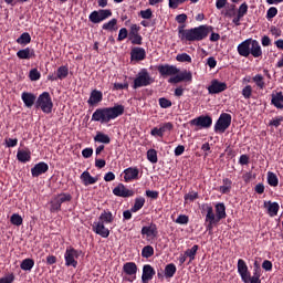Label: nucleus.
<instances>
[{"label": "nucleus", "instance_id": "nucleus-28", "mask_svg": "<svg viewBox=\"0 0 283 283\" xmlns=\"http://www.w3.org/2000/svg\"><path fill=\"white\" fill-rule=\"evenodd\" d=\"M81 180L83 181L84 186H90V185H94L97 182L98 178L97 177H92L91 174L88 171H84L81 175Z\"/></svg>", "mask_w": 283, "mask_h": 283}, {"label": "nucleus", "instance_id": "nucleus-55", "mask_svg": "<svg viewBox=\"0 0 283 283\" xmlns=\"http://www.w3.org/2000/svg\"><path fill=\"white\" fill-rule=\"evenodd\" d=\"M14 281V274L10 273L3 277L0 279V283H13Z\"/></svg>", "mask_w": 283, "mask_h": 283}, {"label": "nucleus", "instance_id": "nucleus-56", "mask_svg": "<svg viewBox=\"0 0 283 283\" xmlns=\"http://www.w3.org/2000/svg\"><path fill=\"white\" fill-rule=\"evenodd\" d=\"M129 84L127 82L125 83H115L114 84V91H123V90H128Z\"/></svg>", "mask_w": 283, "mask_h": 283}, {"label": "nucleus", "instance_id": "nucleus-19", "mask_svg": "<svg viewBox=\"0 0 283 283\" xmlns=\"http://www.w3.org/2000/svg\"><path fill=\"white\" fill-rule=\"evenodd\" d=\"M113 193L117 197L129 198L134 196V191L127 189L123 184H119L114 190Z\"/></svg>", "mask_w": 283, "mask_h": 283}, {"label": "nucleus", "instance_id": "nucleus-4", "mask_svg": "<svg viewBox=\"0 0 283 283\" xmlns=\"http://www.w3.org/2000/svg\"><path fill=\"white\" fill-rule=\"evenodd\" d=\"M237 272H239V275H241V281H243V283H262L261 276L251 277L249 266L242 259L237 261Z\"/></svg>", "mask_w": 283, "mask_h": 283}, {"label": "nucleus", "instance_id": "nucleus-17", "mask_svg": "<svg viewBox=\"0 0 283 283\" xmlns=\"http://www.w3.org/2000/svg\"><path fill=\"white\" fill-rule=\"evenodd\" d=\"M158 72L160 73L161 76H174L177 75L180 72V70H178L174 65L166 64L158 66Z\"/></svg>", "mask_w": 283, "mask_h": 283}, {"label": "nucleus", "instance_id": "nucleus-61", "mask_svg": "<svg viewBox=\"0 0 283 283\" xmlns=\"http://www.w3.org/2000/svg\"><path fill=\"white\" fill-rule=\"evenodd\" d=\"M17 145H18V139L17 138L15 139H11V138L6 139V146L8 148L15 147Z\"/></svg>", "mask_w": 283, "mask_h": 283}, {"label": "nucleus", "instance_id": "nucleus-34", "mask_svg": "<svg viewBox=\"0 0 283 283\" xmlns=\"http://www.w3.org/2000/svg\"><path fill=\"white\" fill-rule=\"evenodd\" d=\"M94 142L108 145L111 143V138L108 135L97 132L96 136L94 137Z\"/></svg>", "mask_w": 283, "mask_h": 283}, {"label": "nucleus", "instance_id": "nucleus-7", "mask_svg": "<svg viewBox=\"0 0 283 283\" xmlns=\"http://www.w3.org/2000/svg\"><path fill=\"white\" fill-rule=\"evenodd\" d=\"M201 209H202V213L207 212V216H206V222H208L207 231L212 233L213 226L219 223L220 221L216 220V214L213 212V208L211 207V205L205 203V205L201 206Z\"/></svg>", "mask_w": 283, "mask_h": 283}, {"label": "nucleus", "instance_id": "nucleus-41", "mask_svg": "<svg viewBox=\"0 0 283 283\" xmlns=\"http://www.w3.org/2000/svg\"><path fill=\"white\" fill-rule=\"evenodd\" d=\"M144 205H145V198L143 197L136 198L135 205L132 208V212L139 211L144 207Z\"/></svg>", "mask_w": 283, "mask_h": 283}, {"label": "nucleus", "instance_id": "nucleus-39", "mask_svg": "<svg viewBox=\"0 0 283 283\" xmlns=\"http://www.w3.org/2000/svg\"><path fill=\"white\" fill-rule=\"evenodd\" d=\"M57 80H65L69 76V67L67 66H61L56 71Z\"/></svg>", "mask_w": 283, "mask_h": 283}, {"label": "nucleus", "instance_id": "nucleus-22", "mask_svg": "<svg viewBox=\"0 0 283 283\" xmlns=\"http://www.w3.org/2000/svg\"><path fill=\"white\" fill-rule=\"evenodd\" d=\"M132 61H144L146 59V51L143 48H134L130 52Z\"/></svg>", "mask_w": 283, "mask_h": 283}, {"label": "nucleus", "instance_id": "nucleus-37", "mask_svg": "<svg viewBox=\"0 0 283 283\" xmlns=\"http://www.w3.org/2000/svg\"><path fill=\"white\" fill-rule=\"evenodd\" d=\"M177 272V268L174 263L167 264L165 268V276L167 279L172 277Z\"/></svg>", "mask_w": 283, "mask_h": 283}, {"label": "nucleus", "instance_id": "nucleus-57", "mask_svg": "<svg viewBox=\"0 0 283 283\" xmlns=\"http://www.w3.org/2000/svg\"><path fill=\"white\" fill-rule=\"evenodd\" d=\"M140 17L146 20H150L153 18L151 9H146L145 11H140Z\"/></svg>", "mask_w": 283, "mask_h": 283}, {"label": "nucleus", "instance_id": "nucleus-5", "mask_svg": "<svg viewBox=\"0 0 283 283\" xmlns=\"http://www.w3.org/2000/svg\"><path fill=\"white\" fill-rule=\"evenodd\" d=\"M35 107L41 108L43 113L50 114L52 113L53 108V103L50 94L48 92L42 93L36 102H35Z\"/></svg>", "mask_w": 283, "mask_h": 283}, {"label": "nucleus", "instance_id": "nucleus-42", "mask_svg": "<svg viewBox=\"0 0 283 283\" xmlns=\"http://www.w3.org/2000/svg\"><path fill=\"white\" fill-rule=\"evenodd\" d=\"M199 250V245H193L191 249H188L186 252H185V255L187 258H190V262L193 261L196 259V254H197V251Z\"/></svg>", "mask_w": 283, "mask_h": 283}, {"label": "nucleus", "instance_id": "nucleus-8", "mask_svg": "<svg viewBox=\"0 0 283 283\" xmlns=\"http://www.w3.org/2000/svg\"><path fill=\"white\" fill-rule=\"evenodd\" d=\"M72 200V196L67 192H62L56 195L51 201V212H57L61 210L62 203L70 202Z\"/></svg>", "mask_w": 283, "mask_h": 283}, {"label": "nucleus", "instance_id": "nucleus-12", "mask_svg": "<svg viewBox=\"0 0 283 283\" xmlns=\"http://www.w3.org/2000/svg\"><path fill=\"white\" fill-rule=\"evenodd\" d=\"M140 28L137 24L130 27V32L128 33V39L134 45L143 44V36L139 34Z\"/></svg>", "mask_w": 283, "mask_h": 283}, {"label": "nucleus", "instance_id": "nucleus-50", "mask_svg": "<svg viewBox=\"0 0 283 283\" xmlns=\"http://www.w3.org/2000/svg\"><path fill=\"white\" fill-rule=\"evenodd\" d=\"M159 105L161 108L167 109L172 106V103H171V101H169L165 97H161V98H159Z\"/></svg>", "mask_w": 283, "mask_h": 283}, {"label": "nucleus", "instance_id": "nucleus-9", "mask_svg": "<svg viewBox=\"0 0 283 283\" xmlns=\"http://www.w3.org/2000/svg\"><path fill=\"white\" fill-rule=\"evenodd\" d=\"M112 11L111 9H99L98 11H92V13H90L88 19L92 23L94 24H98L103 21H105L106 19L112 17Z\"/></svg>", "mask_w": 283, "mask_h": 283}, {"label": "nucleus", "instance_id": "nucleus-46", "mask_svg": "<svg viewBox=\"0 0 283 283\" xmlns=\"http://www.w3.org/2000/svg\"><path fill=\"white\" fill-rule=\"evenodd\" d=\"M147 158L151 164H156L158 161L157 151L155 149H149L147 151Z\"/></svg>", "mask_w": 283, "mask_h": 283}, {"label": "nucleus", "instance_id": "nucleus-20", "mask_svg": "<svg viewBox=\"0 0 283 283\" xmlns=\"http://www.w3.org/2000/svg\"><path fill=\"white\" fill-rule=\"evenodd\" d=\"M93 231L102 238H108L111 233L109 230L105 228V223L98 221L93 223Z\"/></svg>", "mask_w": 283, "mask_h": 283}, {"label": "nucleus", "instance_id": "nucleus-58", "mask_svg": "<svg viewBox=\"0 0 283 283\" xmlns=\"http://www.w3.org/2000/svg\"><path fill=\"white\" fill-rule=\"evenodd\" d=\"M127 36L129 38L128 31H127V29L123 28V29H120V31H119L118 39H117V40H118L119 42H122V41H124Z\"/></svg>", "mask_w": 283, "mask_h": 283}, {"label": "nucleus", "instance_id": "nucleus-3", "mask_svg": "<svg viewBox=\"0 0 283 283\" xmlns=\"http://www.w3.org/2000/svg\"><path fill=\"white\" fill-rule=\"evenodd\" d=\"M237 52L243 57L253 55L255 59L261 57L263 52L260 43L256 40L248 39L237 46Z\"/></svg>", "mask_w": 283, "mask_h": 283}, {"label": "nucleus", "instance_id": "nucleus-30", "mask_svg": "<svg viewBox=\"0 0 283 283\" xmlns=\"http://www.w3.org/2000/svg\"><path fill=\"white\" fill-rule=\"evenodd\" d=\"M272 105L279 109H283V93L279 92L276 95H272Z\"/></svg>", "mask_w": 283, "mask_h": 283}, {"label": "nucleus", "instance_id": "nucleus-29", "mask_svg": "<svg viewBox=\"0 0 283 283\" xmlns=\"http://www.w3.org/2000/svg\"><path fill=\"white\" fill-rule=\"evenodd\" d=\"M114 221V217L113 213L111 211H106L104 210L98 219V222H102L103 224H108L112 223Z\"/></svg>", "mask_w": 283, "mask_h": 283}, {"label": "nucleus", "instance_id": "nucleus-36", "mask_svg": "<svg viewBox=\"0 0 283 283\" xmlns=\"http://www.w3.org/2000/svg\"><path fill=\"white\" fill-rule=\"evenodd\" d=\"M17 43L22 45V46H25L28 44L31 43V36L29 33L24 32L20 35L19 39H17Z\"/></svg>", "mask_w": 283, "mask_h": 283}, {"label": "nucleus", "instance_id": "nucleus-52", "mask_svg": "<svg viewBox=\"0 0 283 283\" xmlns=\"http://www.w3.org/2000/svg\"><path fill=\"white\" fill-rule=\"evenodd\" d=\"M248 10H249V4H247V2H243V4L239 7V11H237V14H239V17H244L248 13Z\"/></svg>", "mask_w": 283, "mask_h": 283}, {"label": "nucleus", "instance_id": "nucleus-51", "mask_svg": "<svg viewBox=\"0 0 283 283\" xmlns=\"http://www.w3.org/2000/svg\"><path fill=\"white\" fill-rule=\"evenodd\" d=\"M276 15H277L276 7H270V9H268V13H266L265 18L268 20H271V19L275 18Z\"/></svg>", "mask_w": 283, "mask_h": 283}, {"label": "nucleus", "instance_id": "nucleus-40", "mask_svg": "<svg viewBox=\"0 0 283 283\" xmlns=\"http://www.w3.org/2000/svg\"><path fill=\"white\" fill-rule=\"evenodd\" d=\"M268 185L272 187H277L279 186V178L274 172H268Z\"/></svg>", "mask_w": 283, "mask_h": 283}, {"label": "nucleus", "instance_id": "nucleus-33", "mask_svg": "<svg viewBox=\"0 0 283 283\" xmlns=\"http://www.w3.org/2000/svg\"><path fill=\"white\" fill-rule=\"evenodd\" d=\"M17 158L20 163L25 164L31 160V153L29 150H19Z\"/></svg>", "mask_w": 283, "mask_h": 283}, {"label": "nucleus", "instance_id": "nucleus-45", "mask_svg": "<svg viewBox=\"0 0 283 283\" xmlns=\"http://www.w3.org/2000/svg\"><path fill=\"white\" fill-rule=\"evenodd\" d=\"M181 82H191L192 81V74L191 72H188V71H184V72H179L178 73Z\"/></svg>", "mask_w": 283, "mask_h": 283}, {"label": "nucleus", "instance_id": "nucleus-27", "mask_svg": "<svg viewBox=\"0 0 283 283\" xmlns=\"http://www.w3.org/2000/svg\"><path fill=\"white\" fill-rule=\"evenodd\" d=\"M226 210L227 208L223 202L216 205V212H217L216 220L220 222V220L226 219L227 218Z\"/></svg>", "mask_w": 283, "mask_h": 283}, {"label": "nucleus", "instance_id": "nucleus-14", "mask_svg": "<svg viewBox=\"0 0 283 283\" xmlns=\"http://www.w3.org/2000/svg\"><path fill=\"white\" fill-rule=\"evenodd\" d=\"M228 90V85L224 82H220L218 80H213L211 82V85L208 87L209 94H220Z\"/></svg>", "mask_w": 283, "mask_h": 283}, {"label": "nucleus", "instance_id": "nucleus-16", "mask_svg": "<svg viewBox=\"0 0 283 283\" xmlns=\"http://www.w3.org/2000/svg\"><path fill=\"white\" fill-rule=\"evenodd\" d=\"M190 125L201 128H209L212 125V118L210 116H200L190 122Z\"/></svg>", "mask_w": 283, "mask_h": 283}, {"label": "nucleus", "instance_id": "nucleus-2", "mask_svg": "<svg viewBox=\"0 0 283 283\" xmlns=\"http://www.w3.org/2000/svg\"><path fill=\"white\" fill-rule=\"evenodd\" d=\"M124 113L125 107L123 105L116 104L114 107H104L96 109L92 116V120L98 122L101 124H107L111 120L122 116Z\"/></svg>", "mask_w": 283, "mask_h": 283}, {"label": "nucleus", "instance_id": "nucleus-18", "mask_svg": "<svg viewBox=\"0 0 283 283\" xmlns=\"http://www.w3.org/2000/svg\"><path fill=\"white\" fill-rule=\"evenodd\" d=\"M124 179L126 182L139 179V169L137 167H129L124 170Z\"/></svg>", "mask_w": 283, "mask_h": 283}, {"label": "nucleus", "instance_id": "nucleus-38", "mask_svg": "<svg viewBox=\"0 0 283 283\" xmlns=\"http://www.w3.org/2000/svg\"><path fill=\"white\" fill-rule=\"evenodd\" d=\"M33 266H34V260L32 259H24L20 264V268L23 271H31Z\"/></svg>", "mask_w": 283, "mask_h": 283}, {"label": "nucleus", "instance_id": "nucleus-11", "mask_svg": "<svg viewBox=\"0 0 283 283\" xmlns=\"http://www.w3.org/2000/svg\"><path fill=\"white\" fill-rule=\"evenodd\" d=\"M232 117L230 114L223 113L216 123L214 132L223 134L231 125Z\"/></svg>", "mask_w": 283, "mask_h": 283}, {"label": "nucleus", "instance_id": "nucleus-35", "mask_svg": "<svg viewBox=\"0 0 283 283\" xmlns=\"http://www.w3.org/2000/svg\"><path fill=\"white\" fill-rule=\"evenodd\" d=\"M252 82H254V85H256V88L259 90H264L266 87L264 76L261 74L254 75V77H252Z\"/></svg>", "mask_w": 283, "mask_h": 283}, {"label": "nucleus", "instance_id": "nucleus-54", "mask_svg": "<svg viewBox=\"0 0 283 283\" xmlns=\"http://www.w3.org/2000/svg\"><path fill=\"white\" fill-rule=\"evenodd\" d=\"M176 223L178 224H188L189 223V217L186 214H180L177 220Z\"/></svg>", "mask_w": 283, "mask_h": 283}, {"label": "nucleus", "instance_id": "nucleus-60", "mask_svg": "<svg viewBox=\"0 0 283 283\" xmlns=\"http://www.w3.org/2000/svg\"><path fill=\"white\" fill-rule=\"evenodd\" d=\"M283 122V117L282 116H279L272 120H270V126H274V127H279Z\"/></svg>", "mask_w": 283, "mask_h": 283}, {"label": "nucleus", "instance_id": "nucleus-53", "mask_svg": "<svg viewBox=\"0 0 283 283\" xmlns=\"http://www.w3.org/2000/svg\"><path fill=\"white\" fill-rule=\"evenodd\" d=\"M199 198V193L198 192H195V191H191V192H189V193H187L186 196H185V200L186 201H195L196 199H198Z\"/></svg>", "mask_w": 283, "mask_h": 283}, {"label": "nucleus", "instance_id": "nucleus-15", "mask_svg": "<svg viewBox=\"0 0 283 283\" xmlns=\"http://www.w3.org/2000/svg\"><path fill=\"white\" fill-rule=\"evenodd\" d=\"M142 234L146 237L147 240H154L158 235V228L151 222L149 226L143 227Z\"/></svg>", "mask_w": 283, "mask_h": 283}, {"label": "nucleus", "instance_id": "nucleus-32", "mask_svg": "<svg viewBox=\"0 0 283 283\" xmlns=\"http://www.w3.org/2000/svg\"><path fill=\"white\" fill-rule=\"evenodd\" d=\"M279 210H280V205L277 202L268 201V214H270V217L277 216Z\"/></svg>", "mask_w": 283, "mask_h": 283}, {"label": "nucleus", "instance_id": "nucleus-64", "mask_svg": "<svg viewBox=\"0 0 283 283\" xmlns=\"http://www.w3.org/2000/svg\"><path fill=\"white\" fill-rule=\"evenodd\" d=\"M95 166L102 169L106 166V161L104 159H95Z\"/></svg>", "mask_w": 283, "mask_h": 283}, {"label": "nucleus", "instance_id": "nucleus-47", "mask_svg": "<svg viewBox=\"0 0 283 283\" xmlns=\"http://www.w3.org/2000/svg\"><path fill=\"white\" fill-rule=\"evenodd\" d=\"M10 221H11L12 224H14L17 227H19L23 223V219L18 213H13L10 218Z\"/></svg>", "mask_w": 283, "mask_h": 283}, {"label": "nucleus", "instance_id": "nucleus-63", "mask_svg": "<svg viewBox=\"0 0 283 283\" xmlns=\"http://www.w3.org/2000/svg\"><path fill=\"white\" fill-rule=\"evenodd\" d=\"M82 155L84 158H90L92 157L93 155V149L92 148H85L83 151H82Z\"/></svg>", "mask_w": 283, "mask_h": 283}, {"label": "nucleus", "instance_id": "nucleus-25", "mask_svg": "<svg viewBox=\"0 0 283 283\" xmlns=\"http://www.w3.org/2000/svg\"><path fill=\"white\" fill-rule=\"evenodd\" d=\"M17 56L20 60H31V59L35 57V52L33 49L27 48V49L18 51Z\"/></svg>", "mask_w": 283, "mask_h": 283}, {"label": "nucleus", "instance_id": "nucleus-13", "mask_svg": "<svg viewBox=\"0 0 283 283\" xmlns=\"http://www.w3.org/2000/svg\"><path fill=\"white\" fill-rule=\"evenodd\" d=\"M137 271H138V268L134 262H127L123 266V272L129 276L128 279H126L129 282H134L136 280Z\"/></svg>", "mask_w": 283, "mask_h": 283}, {"label": "nucleus", "instance_id": "nucleus-21", "mask_svg": "<svg viewBox=\"0 0 283 283\" xmlns=\"http://www.w3.org/2000/svg\"><path fill=\"white\" fill-rule=\"evenodd\" d=\"M103 101V93L101 91L94 90L91 93V96L87 101V104L90 106H96Z\"/></svg>", "mask_w": 283, "mask_h": 283}, {"label": "nucleus", "instance_id": "nucleus-49", "mask_svg": "<svg viewBox=\"0 0 283 283\" xmlns=\"http://www.w3.org/2000/svg\"><path fill=\"white\" fill-rule=\"evenodd\" d=\"M29 77L32 82L39 81L41 77L40 72L36 69H33L29 73Z\"/></svg>", "mask_w": 283, "mask_h": 283}, {"label": "nucleus", "instance_id": "nucleus-1", "mask_svg": "<svg viewBox=\"0 0 283 283\" xmlns=\"http://www.w3.org/2000/svg\"><path fill=\"white\" fill-rule=\"evenodd\" d=\"M188 17L186 13H180L179 15H176V21L179 24H182L178 28V35L181 41H187V42H199L205 40L209 33L213 30L212 27L208 25H201L199 28L190 29V30H185L186 21Z\"/></svg>", "mask_w": 283, "mask_h": 283}, {"label": "nucleus", "instance_id": "nucleus-24", "mask_svg": "<svg viewBox=\"0 0 283 283\" xmlns=\"http://www.w3.org/2000/svg\"><path fill=\"white\" fill-rule=\"evenodd\" d=\"M49 170V166L45 163H39L36 164L32 169L31 174L33 177H39L43 174H45Z\"/></svg>", "mask_w": 283, "mask_h": 283}, {"label": "nucleus", "instance_id": "nucleus-10", "mask_svg": "<svg viewBox=\"0 0 283 283\" xmlns=\"http://www.w3.org/2000/svg\"><path fill=\"white\" fill-rule=\"evenodd\" d=\"M82 254L81 250H75L74 248L70 247L66 249L64 259H65V265L66 266H77L76 259Z\"/></svg>", "mask_w": 283, "mask_h": 283}, {"label": "nucleus", "instance_id": "nucleus-43", "mask_svg": "<svg viewBox=\"0 0 283 283\" xmlns=\"http://www.w3.org/2000/svg\"><path fill=\"white\" fill-rule=\"evenodd\" d=\"M252 94H253V88L251 85H245V87L241 90V95H243V98L245 99H250L252 97Z\"/></svg>", "mask_w": 283, "mask_h": 283}, {"label": "nucleus", "instance_id": "nucleus-26", "mask_svg": "<svg viewBox=\"0 0 283 283\" xmlns=\"http://www.w3.org/2000/svg\"><path fill=\"white\" fill-rule=\"evenodd\" d=\"M21 98L25 107L28 108H31L34 105L35 101H38L34 94L28 92L22 93Z\"/></svg>", "mask_w": 283, "mask_h": 283}, {"label": "nucleus", "instance_id": "nucleus-23", "mask_svg": "<svg viewBox=\"0 0 283 283\" xmlns=\"http://www.w3.org/2000/svg\"><path fill=\"white\" fill-rule=\"evenodd\" d=\"M156 274V271L154 270V268L150 264H146L143 268V276L142 280L144 283H147L148 281H150L154 275Z\"/></svg>", "mask_w": 283, "mask_h": 283}, {"label": "nucleus", "instance_id": "nucleus-48", "mask_svg": "<svg viewBox=\"0 0 283 283\" xmlns=\"http://www.w3.org/2000/svg\"><path fill=\"white\" fill-rule=\"evenodd\" d=\"M176 60L181 63H191L192 59L187 53L178 54Z\"/></svg>", "mask_w": 283, "mask_h": 283}, {"label": "nucleus", "instance_id": "nucleus-31", "mask_svg": "<svg viewBox=\"0 0 283 283\" xmlns=\"http://www.w3.org/2000/svg\"><path fill=\"white\" fill-rule=\"evenodd\" d=\"M102 29L105 30V31H109V32L117 31L118 28H117V20H116V18H112L109 20V22H105L103 24Z\"/></svg>", "mask_w": 283, "mask_h": 283}, {"label": "nucleus", "instance_id": "nucleus-62", "mask_svg": "<svg viewBox=\"0 0 283 283\" xmlns=\"http://www.w3.org/2000/svg\"><path fill=\"white\" fill-rule=\"evenodd\" d=\"M262 268H263L265 271H271V270L273 269V264H272L271 261L265 260V261H263Z\"/></svg>", "mask_w": 283, "mask_h": 283}, {"label": "nucleus", "instance_id": "nucleus-6", "mask_svg": "<svg viewBox=\"0 0 283 283\" xmlns=\"http://www.w3.org/2000/svg\"><path fill=\"white\" fill-rule=\"evenodd\" d=\"M154 83L153 77L149 75L146 69L142 70L134 81V88L146 87Z\"/></svg>", "mask_w": 283, "mask_h": 283}, {"label": "nucleus", "instance_id": "nucleus-59", "mask_svg": "<svg viewBox=\"0 0 283 283\" xmlns=\"http://www.w3.org/2000/svg\"><path fill=\"white\" fill-rule=\"evenodd\" d=\"M174 128V125L171 123H165L160 126V130L163 133V135L166 133V132H170Z\"/></svg>", "mask_w": 283, "mask_h": 283}, {"label": "nucleus", "instance_id": "nucleus-44", "mask_svg": "<svg viewBox=\"0 0 283 283\" xmlns=\"http://www.w3.org/2000/svg\"><path fill=\"white\" fill-rule=\"evenodd\" d=\"M154 253H155V250H154V248H153L151 245H146V247L143 249V251H142L143 258H146V259L153 256Z\"/></svg>", "mask_w": 283, "mask_h": 283}]
</instances>
